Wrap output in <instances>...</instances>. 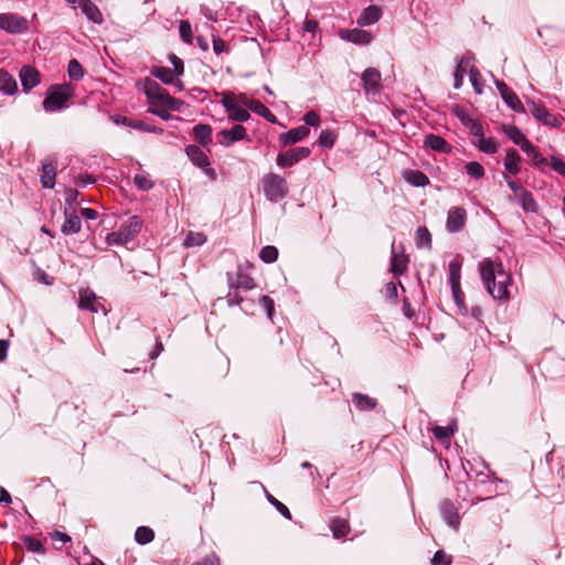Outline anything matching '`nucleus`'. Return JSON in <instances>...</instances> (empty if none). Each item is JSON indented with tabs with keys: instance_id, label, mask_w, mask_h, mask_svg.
Returning <instances> with one entry per match:
<instances>
[{
	"instance_id": "obj_1",
	"label": "nucleus",
	"mask_w": 565,
	"mask_h": 565,
	"mask_svg": "<svg viewBox=\"0 0 565 565\" xmlns=\"http://www.w3.org/2000/svg\"><path fill=\"white\" fill-rule=\"evenodd\" d=\"M481 280L489 295L500 301L510 299L512 276L505 270L501 260L484 258L479 263Z\"/></svg>"
},
{
	"instance_id": "obj_2",
	"label": "nucleus",
	"mask_w": 565,
	"mask_h": 565,
	"mask_svg": "<svg viewBox=\"0 0 565 565\" xmlns=\"http://www.w3.org/2000/svg\"><path fill=\"white\" fill-rule=\"evenodd\" d=\"M75 95V87L72 84H56L47 88L43 100V109L46 113H56L67 108L68 100Z\"/></svg>"
},
{
	"instance_id": "obj_3",
	"label": "nucleus",
	"mask_w": 565,
	"mask_h": 565,
	"mask_svg": "<svg viewBox=\"0 0 565 565\" xmlns=\"http://www.w3.org/2000/svg\"><path fill=\"white\" fill-rule=\"evenodd\" d=\"M265 198L270 202L285 199L289 192L286 180L276 173H267L262 179Z\"/></svg>"
},
{
	"instance_id": "obj_4",
	"label": "nucleus",
	"mask_w": 565,
	"mask_h": 565,
	"mask_svg": "<svg viewBox=\"0 0 565 565\" xmlns=\"http://www.w3.org/2000/svg\"><path fill=\"white\" fill-rule=\"evenodd\" d=\"M141 226V218L136 215L131 216L118 232H113L108 235V242L113 244H127L138 235Z\"/></svg>"
},
{
	"instance_id": "obj_5",
	"label": "nucleus",
	"mask_w": 565,
	"mask_h": 565,
	"mask_svg": "<svg viewBox=\"0 0 565 565\" xmlns=\"http://www.w3.org/2000/svg\"><path fill=\"white\" fill-rule=\"evenodd\" d=\"M0 28L11 34H21L28 31L29 22L24 17L15 13H1Z\"/></svg>"
},
{
	"instance_id": "obj_6",
	"label": "nucleus",
	"mask_w": 565,
	"mask_h": 565,
	"mask_svg": "<svg viewBox=\"0 0 565 565\" xmlns=\"http://www.w3.org/2000/svg\"><path fill=\"white\" fill-rule=\"evenodd\" d=\"M78 308L93 313L102 311L104 316L107 315V309L102 303V298L97 297L96 294L88 288L79 290Z\"/></svg>"
},
{
	"instance_id": "obj_7",
	"label": "nucleus",
	"mask_w": 565,
	"mask_h": 565,
	"mask_svg": "<svg viewBox=\"0 0 565 565\" xmlns=\"http://www.w3.org/2000/svg\"><path fill=\"white\" fill-rule=\"evenodd\" d=\"M361 81L365 95H377L382 90V75L375 67H367L361 74Z\"/></svg>"
},
{
	"instance_id": "obj_8",
	"label": "nucleus",
	"mask_w": 565,
	"mask_h": 565,
	"mask_svg": "<svg viewBox=\"0 0 565 565\" xmlns=\"http://www.w3.org/2000/svg\"><path fill=\"white\" fill-rule=\"evenodd\" d=\"M527 105L530 107V113L532 116L541 121L545 126L550 127H559L562 124V118L555 116L548 111V109L541 104H536L533 100H527Z\"/></svg>"
},
{
	"instance_id": "obj_9",
	"label": "nucleus",
	"mask_w": 565,
	"mask_h": 565,
	"mask_svg": "<svg viewBox=\"0 0 565 565\" xmlns=\"http://www.w3.org/2000/svg\"><path fill=\"white\" fill-rule=\"evenodd\" d=\"M338 35L341 40L355 45H369L374 39L371 32L362 29H340Z\"/></svg>"
},
{
	"instance_id": "obj_10",
	"label": "nucleus",
	"mask_w": 565,
	"mask_h": 565,
	"mask_svg": "<svg viewBox=\"0 0 565 565\" xmlns=\"http://www.w3.org/2000/svg\"><path fill=\"white\" fill-rule=\"evenodd\" d=\"M246 136V128L242 125H235L231 129H224L217 132L216 139L220 145L228 147L236 141L244 140Z\"/></svg>"
},
{
	"instance_id": "obj_11",
	"label": "nucleus",
	"mask_w": 565,
	"mask_h": 565,
	"mask_svg": "<svg viewBox=\"0 0 565 565\" xmlns=\"http://www.w3.org/2000/svg\"><path fill=\"white\" fill-rule=\"evenodd\" d=\"M467 220V212L463 207L455 206L448 211L447 221H446V230L449 233L460 232L465 225Z\"/></svg>"
},
{
	"instance_id": "obj_12",
	"label": "nucleus",
	"mask_w": 565,
	"mask_h": 565,
	"mask_svg": "<svg viewBox=\"0 0 565 565\" xmlns=\"http://www.w3.org/2000/svg\"><path fill=\"white\" fill-rule=\"evenodd\" d=\"M310 156V149L307 147H298L277 156V164L280 167H290L302 159Z\"/></svg>"
},
{
	"instance_id": "obj_13",
	"label": "nucleus",
	"mask_w": 565,
	"mask_h": 565,
	"mask_svg": "<svg viewBox=\"0 0 565 565\" xmlns=\"http://www.w3.org/2000/svg\"><path fill=\"white\" fill-rule=\"evenodd\" d=\"M495 86L500 93L501 98L512 110H514L516 113L525 111L518 95L505 83L497 79Z\"/></svg>"
},
{
	"instance_id": "obj_14",
	"label": "nucleus",
	"mask_w": 565,
	"mask_h": 565,
	"mask_svg": "<svg viewBox=\"0 0 565 565\" xmlns=\"http://www.w3.org/2000/svg\"><path fill=\"white\" fill-rule=\"evenodd\" d=\"M20 81L25 92L40 84V73L32 66L25 65L20 70Z\"/></svg>"
},
{
	"instance_id": "obj_15",
	"label": "nucleus",
	"mask_w": 565,
	"mask_h": 565,
	"mask_svg": "<svg viewBox=\"0 0 565 565\" xmlns=\"http://www.w3.org/2000/svg\"><path fill=\"white\" fill-rule=\"evenodd\" d=\"M309 134L310 129L307 126H299L297 128L290 129L287 132L281 134L279 136V140L285 147L291 146L305 139Z\"/></svg>"
},
{
	"instance_id": "obj_16",
	"label": "nucleus",
	"mask_w": 565,
	"mask_h": 565,
	"mask_svg": "<svg viewBox=\"0 0 565 565\" xmlns=\"http://www.w3.org/2000/svg\"><path fill=\"white\" fill-rule=\"evenodd\" d=\"M440 512H441V515L445 520V522L454 527V529H458L459 526V515H458V511H457V508L455 507V504L449 501V500H445L441 502L440 504Z\"/></svg>"
},
{
	"instance_id": "obj_17",
	"label": "nucleus",
	"mask_w": 565,
	"mask_h": 565,
	"mask_svg": "<svg viewBox=\"0 0 565 565\" xmlns=\"http://www.w3.org/2000/svg\"><path fill=\"white\" fill-rule=\"evenodd\" d=\"M65 222L62 225V233L65 235L76 234L81 231V218L72 210L65 209L64 211Z\"/></svg>"
},
{
	"instance_id": "obj_18",
	"label": "nucleus",
	"mask_w": 565,
	"mask_h": 565,
	"mask_svg": "<svg viewBox=\"0 0 565 565\" xmlns=\"http://www.w3.org/2000/svg\"><path fill=\"white\" fill-rule=\"evenodd\" d=\"M222 105L228 114V118L233 121L245 122L250 118L248 110L244 107L235 106L232 100H222Z\"/></svg>"
},
{
	"instance_id": "obj_19",
	"label": "nucleus",
	"mask_w": 565,
	"mask_h": 565,
	"mask_svg": "<svg viewBox=\"0 0 565 565\" xmlns=\"http://www.w3.org/2000/svg\"><path fill=\"white\" fill-rule=\"evenodd\" d=\"M408 257L404 254V252L398 253L395 248V245H392V256H391V271L398 276L402 275L407 269Z\"/></svg>"
},
{
	"instance_id": "obj_20",
	"label": "nucleus",
	"mask_w": 565,
	"mask_h": 565,
	"mask_svg": "<svg viewBox=\"0 0 565 565\" xmlns=\"http://www.w3.org/2000/svg\"><path fill=\"white\" fill-rule=\"evenodd\" d=\"M457 430V424L455 420H452L448 426H434L431 428V433L435 436L437 440H439L441 444L446 445L447 447L450 444V437L455 434Z\"/></svg>"
},
{
	"instance_id": "obj_21",
	"label": "nucleus",
	"mask_w": 565,
	"mask_h": 565,
	"mask_svg": "<svg viewBox=\"0 0 565 565\" xmlns=\"http://www.w3.org/2000/svg\"><path fill=\"white\" fill-rule=\"evenodd\" d=\"M78 7L82 10V13L85 14V17L97 24H100L103 22V14L90 0H78Z\"/></svg>"
},
{
	"instance_id": "obj_22",
	"label": "nucleus",
	"mask_w": 565,
	"mask_h": 565,
	"mask_svg": "<svg viewBox=\"0 0 565 565\" xmlns=\"http://www.w3.org/2000/svg\"><path fill=\"white\" fill-rule=\"evenodd\" d=\"M381 9L376 6L365 8L356 20L361 26H367L376 23L381 18Z\"/></svg>"
},
{
	"instance_id": "obj_23",
	"label": "nucleus",
	"mask_w": 565,
	"mask_h": 565,
	"mask_svg": "<svg viewBox=\"0 0 565 565\" xmlns=\"http://www.w3.org/2000/svg\"><path fill=\"white\" fill-rule=\"evenodd\" d=\"M56 164L53 161L44 162L42 166L41 183L43 188L52 189L55 185Z\"/></svg>"
},
{
	"instance_id": "obj_24",
	"label": "nucleus",
	"mask_w": 565,
	"mask_h": 565,
	"mask_svg": "<svg viewBox=\"0 0 565 565\" xmlns=\"http://www.w3.org/2000/svg\"><path fill=\"white\" fill-rule=\"evenodd\" d=\"M151 74L159 78L162 83L164 84H174L178 86L179 90L182 89V84L180 81H177L175 82V74L174 72L169 68V67H164V66H158V67H153L151 70Z\"/></svg>"
},
{
	"instance_id": "obj_25",
	"label": "nucleus",
	"mask_w": 565,
	"mask_h": 565,
	"mask_svg": "<svg viewBox=\"0 0 565 565\" xmlns=\"http://www.w3.org/2000/svg\"><path fill=\"white\" fill-rule=\"evenodd\" d=\"M189 159L199 168H206L210 166L209 159L201 148L195 145H190L185 149Z\"/></svg>"
},
{
	"instance_id": "obj_26",
	"label": "nucleus",
	"mask_w": 565,
	"mask_h": 565,
	"mask_svg": "<svg viewBox=\"0 0 565 565\" xmlns=\"http://www.w3.org/2000/svg\"><path fill=\"white\" fill-rule=\"evenodd\" d=\"M0 90L6 95H14L18 92L15 78L6 70H0Z\"/></svg>"
},
{
	"instance_id": "obj_27",
	"label": "nucleus",
	"mask_w": 565,
	"mask_h": 565,
	"mask_svg": "<svg viewBox=\"0 0 565 565\" xmlns=\"http://www.w3.org/2000/svg\"><path fill=\"white\" fill-rule=\"evenodd\" d=\"M424 146L439 152L450 151V146L448 145V142L440 136L433 134L425 136Z\"/></svg>"
},
{
	"instance_id": "obj_28",
	"label": "nucleus",
	"mask_w": 565,
	"mask_h": 565,
	"mask_svg": "<svg viewBox=\"0 0 565 565\" xmlns=\"http://www.w3.org/2000/svg\"><path fill=\"white\" fill-rule=\"evenodd\" d=\"M462 266V259L457 256L454 258L448 265V275H449V284L451 289H458V284H460V271Z\"/></svg>"
},
{
	"instance_id": "obj_29",
	"label": "nucleus",
	"mask_w": 565,
	"mask_h": 565,
	"mask_svg": "<svg viewBox=\"0 0 565 565\" xmlns=\"http://www.w3.org/2000/svg\"><path fill=\"white\" fill-rule=\"evenodd\" d=\"M471 64H470V58L469 57H461L456 66V70H455V73H454V78H455V83H454V87L456 89H459L462 84H463V78H465V74L466 72L470 70Z\"/></svg>"
},
{
	"instance_id": "obj_30",
	"label": "nucleus",
	"mask_w": 565,
	"mask_h": 565,
	"mask_svg": "<svg viewBox=\"0 0 565 565\" xmlns=\"http://www.w3.org/2000/svg\"><path fill=\"white\" fill-rule=\"evenodd\" d=\"M193 136L200 145L205 147L212 141V128L209 125L199 124L193 128Z\"/></svg>"
},
{
	"instance_id": "obj_31",
	"label": "nucleus",
	"mask_w": 565,
	"mask_h": 565,
	"mask_svg": "<svg viewBox=\"0 0 565 565\" xmlns=\"http://www.w3.org/2000/svg\"><path fill=\"white\" fill-rule=\"evenodd\" d=\"M520 156L515 149H509L504 158V168L511 174L520 172Z\"/></svg>"
},
{
	"instance_id": "obj_32",
	"label": "nucleus",
	"mask_w": 565,
	"mask_h": 565,
	"mask_svg": "<svg viewBox=\"0 0 565 565\" xmlns=\"http://www.w3.org/2000/svg\"><path fill=\"white\" fill-rule=\"evenodd\" d=\"M225 99H228V100L231 99L235 106L244 107L247 109L252 108L254 100H255V99L249 98L246 94H237L236 95V94H233L230 92H225L222 94V100H225Z\"/></svg>"
},
{
	"instance_id": "obj_33",
	"label": "nucleus",
	"mask_w": 565,
	"mask_h": 565,
	"mask_svg": "<svg viewBox=\"0 0 565 565\" xmlns=\"http://www.w3.org/2000/svg\"><path fill=\"white\" fill-rule=\"evenodd\" d=\"M352 403L360 411L373 409L377 404L375 398H372V397L361 394V393L352 394Z\"/></svg>"
},
{
	"instance_id": "obj_34",
	"label": "nucleus",
	"mask_w": 565,
	"mask_h": 565,
	"mask_svg": "<svg viewBox=\"0 0 565 565\" xmlns=\"http://www.w3.org/2000/svg\"><path fill=\"white\" fill-rule=\"evenodd\" d=\"M404 179L414 186H425L429 183L428 177L418 170H406Z\"/></svg>"
},
{
	"instance_id": "obj_35",
	"label": "nucleus",
	"mask_w": 565,
	"mask_h": 565,
	"mask_svg": "<svg viewBox=\"0 0 565 565\" xmlns=\"http://www.w3.org/2000/svg\"><path fill=\"white\" fill-rule=\"evenodd\" d=\"M503 132L513 141V143L520 146V148L529 141L524 134L513 125H504L502 127Z\"/></svg>"
},
{
	"instance_id": "obj_36",
	"label": "nucleus",
	"mask_w": 565,
	"mask_h": 565,
	"mask_svg": "<svg viewBox=\"0 0 565 565\" xmlns=\"http://www.w3.org/2000/svg\"><path fill=\"white\" fill-rule=\"evenodd\" d=\"M522 151L532 160L535 166H541L546 162V159L542 157L536 147H534L530 141H526L522 147Z\"/></svg>"
},
{
	"instance_id": "obj_37",
	"label": "nucleus",
	"mask_w": 565,
	"mask_h": 565,
	"mask_svg": "<svg viewBox=\"0 0 565 565\" xmlns=\"http://www.w3.org/2000/svg\"><path fill=\"white\" fill-rule=\"evenodd\" d=\"M415 243L418 248L431 247V235L426 227H418L415 234Z\"/></svg>"
},
{
	"instance_id": "obj_38",
	"label": "nucleus",
	"mask_w": 565,
	"mask_h": 565,
	"mask_svg": "<svg viewBox=\"0 0 565 565\" xmlns=\"http://www.w3.org/2000/svg\"><path fill=\"white\" fill-rule=\"evenodd\" d=\"M257 483L263 488L267 501L271 505H274L280 514H282L286 519L290 520L291 514H290L289 509L282 502H280L275 497H273L260 482H257Z\"/></svg>"
},
{
	"instance_id": "obj_39",
	"label": "nucleus",
	"mask_w": 565,
	"mask_h": 565,
	"mask_svg": "<svg viewBox=\"0 0 565 565\" xmlns=\"http://www.w3.org/2000/svg\"><path fill=\"white\" fill-rule=\"evenodd\" d=\"M154 539V532L148 526H139L135 532V540L138 544L145 545L152 542Z\"/></svg>"
},
{
	"instance_id": "obj_40",
	"label": "nucleus",
	"mask_w": 565,
	"mask_h": 565,
	"mask_svg": "<svg viewBox=\"0 0 565 565\" xmlns=\"http://www.w3.org/2000/svg\"><path fill=\"white\" fill-rule=\"evenodd\" d=\"M331 530L335 539H341L349 533L350 527L345 520L335 519L331 523Z\"/></svg>"
},
{
	"instance_id": "obj_41",
	"label": "nucleus",
	"mask_w": 565,
	"mask_h": 565,
	"mask_svg": "<svg viewBox=\"0 0 565 565\" xmlns=\"http://www.w3.org/2000/svg\"><path fill=\"white\" fill-rule=\"evenodd\" d=\"M163 88L154 81H148L145 85V93L150 99L151 105L156 104V99L159 97Z\"/></svg>"
},
{
	"instance_id": "obj_42",
	"label": "nucleus",
	"mask_w": 565,
	"mask_h": 565,
	"mask_svg": "<svg viewBox=\"0 0 565 565\" xmlns=\"http://www.w3.org/2000/svg\"><path fill=\"white\" fill-rule=\"evenodd\" d=\"M67 74L72 81H79L84 76V68L77 60H71L67 65Z\"/></svg>"
},
{
	"instance_id": "obj_43",
	"label": "nucleus",
	"mask_w": 565,
	"mask_h": 565,
	"mask_svg": "<svg viewBox=\"0 0 565 565\" xmlns=\"http://www.w3.org/2000/svg\"><path fill=\"white\" fill-rule=\"evenodd\" d=\"M252 111L257 114L258 116H262L263 118L267 119L270 122H276L275 115L260 102L254 100V104L250 108Z\"/></svg>"
},
{
	"instance_id": "obj_44",
	"label": "nucleus",
	"mask_w": 565,
	"mask_h": 565,
	"mask_svg": "<svg viewBox=\"0 0 565 565\" xmlns=\"http://www.w3.org/2000/svg\"><path fill=\"white\" fill-rule=\"evenodd\" d=\"M469 79L471 82V85H472L475 92L477 94H481L482 88H483V79H482L480 72L477 68H475L473 66L470 67V70H469Z\"/></svg>"
},
{
	"instance_id": "obj_45",
	"label": "nucleus",
	"mask_w": 565,
	"mask_h": 565,
	"mask_svg": "<svg viewBox=\"0 0 565 565\" xmlns=\"http://www.w3.org/2000/svg\"><path fill=\"white\" fill-rule=\"evenodd\" d=\"M206 242V237L203 233L190 232L184 241L185 247L201 246Z\"/></svg>"
},
{
	"instance_id": "obj_46",
	"label": "nucleus",
	"mask_w": 565,
	"mask_h": 565,
	"mask_svg": "<svg viewBox=\"0 0 565 565\" xmlns=\"http://www.w3.org/2000/svg\"><path fill=\"white\" fill-rule=\"evenodd\" d=\"M465 169L467 174L473 179H481L484 175L483 167L477 161L468 162Z\"/></svg>"
},
{
	"instance_id": "obj_47",
	"label": "nucleus",
	"mask_w": 565,
	"mask_h": 565,
	"mask_svg": "<svg viewBox=\"0 0 565 565\" xmlns=\"http://www.w3.org/2000/svg\"><path fill=\"white\" fill-rule=\"evenodd\" d=\"M259 257L267 264L274 263L278 257V250L275 246H265L262 248Z\"/></svg>"
},
{
	"instance_id": "obj_48",
	"label": "nucleus",
	"mask_w": 565,
	"mask_h": 565,
	"mask_svg": "<svg viewBox=\"0 0 565 565\" xmlns=\"http://www.w3.org/2000/svg\"><path fill=\"white\" fill-rule=\"evenodd\" d=\"M179 32L182 41L184 43L191 44L192 43V28L189 21L181 20L179 23Z\"/></svg>"
},
{
	"instance_id": "obj_49",
	"label": "nucleus",
	"mask_w": 565,
	"mask_h": 565,
	"mask_svg": "<svg viewBox=\"0 0 565 565\" xmlns=\"http://www.w3.org/2000/svg\"><path fill=\"white\" fill-rule=\"evenodd\" d=\"M516 200L525 211H535V201L527 190L522 192Z\"/></svg>"
},
{
	"instance_id": "obj_50",
	"label": "nucleus",
	"mask_w": 565,
	"mask_h": 565,
	"mask_svg": "<svg viewBox=\"0 0 565 565\" xmlns=\"http://www.w3.org/2000/svg\"><path fill=\"white\" fill-rule=\"evenodd\" d=\"M478 147L484 153H494L497 151V143L492 138H484L481 134Z\"/></svg>"
},
{
	"instance_id": "obj_51",
	"label": "nucleus",
	"mask_w": 565,
	"mask_h": 565,
	"mask_svg": "<svg viewBox=\"0 0 565 565\" xmlns=\"http://www.w3.org/2000/svg\"><path fill=\"white\" fill-rule=\"evenodd\" d=\"M23 543L26 546V548L31 552L39 553V554H44V552H45L43 544L34 537L24 536Z\"/></svg>"
},
{
	"instance_id": "obj_52",
	"label": "nucleus",
	"mask_w": 565,
	"mask_h": 565,
	"mask_svg": "<svg viewBox=\"0 0 565 565\" xmlns=\"http://www.w3.org/2000/svg\"><path fill=\"white\" fill-rule=\"evenodd\" d=\"M235 288H243L246 290L253 289L255 287L254 279L246 274L239 273L236 277V281L234 282Z\"/></svg>"
},
{
	"instance_id": "obj_53",
	"label": "nucleus",
	"mask_w": 565,
	"mask_h": 565,
	"mask_svg": "<svg viewBox=\"0 0 565 565\" xmlns=\"http://www.w3.org/2000/svg\"><path fill=\"white\" fill-rule=\"evenodd\" d=\"M134 181L135 184L142 191H148L153 186L151 179L145 174H136Z\"/></svg>"
},
{
	"instance_id": "obj_54",
	"label": "nucleus",
	"mask_w": 565,
	"mask_h": 565,
	"mask_svg": "<svg viewBox=\"0 0 565 565\" xmlns=\"http://www.w3.org/2000/svg\"><path fill=\"white\" fill-rule=\"evenodd\" d=\"M335 137L332 131L323 130L321 131L318 142L321 147L331 148L334 143Z\"/></svg>"
},
{
	"instance_id": "obj_55",
	"label": "nucleus",
	"mask_w": 565,
	"mask_h": 565,
	"mask_svg": "<svg viewBox=\"0 0 565 565\" xmlns=\"http://www.w3.org/2000/svg\"><path fill=\"white\" fill-rule=\"evenodd\" d=\"M433 565H450V556L444 551H437L431 559Z\"/></svg>"
},
{
	"instance_id": "obj_56",
	"label": "nucleus",
	"mask_w": 565,
	"mask_h": 565,
	"mask_svg": "<svg viewBox=\"0 0 565 565\" xmlns=\"http://www.w3.org/2000/svg\"><path fill=\"white\" fill-rule=\"evenodd\" d=\"M149 111L164 120L170 118L169 109L166 106L152 104Z\"/></svg>"
},
{
	"instance_id": "obj_57",
	"label": "nucleus",
	"mask_w": 565,
	"mask_h": 565,
	"mask_svg": "<svg viewBox=\"0 0 565 565\" xmlns=\"http://www.w3.org/2000/svg\"><path fill=\"white\" fill-rule=\"evenodd\" d=\"M260 306L266 310L268 318L273 317L274 313V301L268 296H262L259 299Z\"/></svg>"
},
{
	"instance_id": "obj_58",
	"label": "nucleus",
	"mask_w": 565,
	"mask_h": 565,
	"mask_svg": "<svg viewBox=\"0 0 565 565\" xmlns=\"http://www.w3.org/2000/svg\"><path fill=\"white\" fill-rule=\"evenodd\" d=\"M303 121H305L306 126L317 127L320 124V117L316 111H308L303 116Z\"/></svg>"
},
{
	"instance_id": "obj_59",
	"label": "nucleus",
	"mask_w": 565,
	"mask_h": 565,
	"mask_svg": "<svg viewBox=\"0 0 565 565\" xmlns=\"http://www.w3.org/2000/svg\"><path fill=\"white\" fill-rule=\"evenodd\" d=\"M551 167L553 168V170L558 172L561 175L565 177V162L562 159H559L557 157H552L551 158Z\"/></svg>"
},
{
	"instance_id": "obj_60",
	"label": "nucleus",
	"mask_w": 565,
	"mask_h": 565,
	"mask_svg": "<svg viewBox=\"0 0 565 565\" xmlns=\"http://www.w3.org/2000/svg\"><path fill=\"white\" fill-rule=\"evenodd\" d=\"M170 61H171V64L173 65L172 71L174 72V74L178 76L182 75L183 71H184L182 60L175 55H171Z\"/></svg>"
},
{
	"instance_id": "obj_61",
	"label": "nucleus",
	"mask_w": 565,
	"mask_h": 565,
	"mask_svg": "<svg viewBox=\"0 0 565 565\" xmlns=\"http://www.w3.org/2000/svg\"><path fill=\"white\" fill-rule=\"evenodd\" d=\"M451 292H452V297H454L456 305L459 308H465L463 294L461 291L460 284H458V289H451Z\"/></svg>"
},
{
	"instance_id": "obj_62",
	"label": "nucleus",
	"mask_w": 565,
	"mask_h": 565,
	"mask_svg": "<svg viewBox=\"0 0 565 565\" xmlns=\"http://www.w3.org/2000/svg\"><path fill=\"white\" fill-rule=\"evenodd\" d=\"M507 183H508L509 188L512 190V192L514 193L515 199H518L520 196V194L526 190L521 184H518L516 182H514L508 178H507Z\"/></svg>"
},
{
	"instance_id": "obj_63",
	"label": "nucleus",
	"mask_w": 565,
	"mask_h": 565,
	"mask_svg": "<svg viewBox=\"0 0 565 565\" xmlns=\"http://www.w3.org/2000/svg\"><path fill=\"white\" fill-rule=\"evenodd\" d=\"M196 565H220V561H218V557L214 553H212V554L205 556Z\"/></svg>"
},
{
	"instance_id": "obj_64",
	"label": "nucleus",
	"mask_w": 565,
	"mask_h": 565,
	"mask_svg": "<svg viewBox=\"0 0 565 565\" xmlns=\"http://www.w3.org/2000/svg\"><path fill=\"white\" fill-rule=\"evenodd\" d=\"M213 50L220 55L225 50V42L220 38H213Z\"/></svg>"
}]
</instances>
